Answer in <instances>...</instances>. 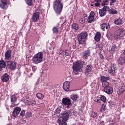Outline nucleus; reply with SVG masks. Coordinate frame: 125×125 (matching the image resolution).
<instances>
[{"mask_svg": "<svg viewBox=\"0 0 125 125\" xmlns=\"http://www.w3.org/2000/svg\"><path fill=\"white\" fill-rule=\"evenodd\" d=\"M104 91L105 93L109 94H111L113 92L112 88L110 86L104 88Z\"/></svg>", "mask_w": 125, "mask_h": 125, "instance_id": "nucleus-15", "label": "nucleus"}, {"mask_svg": "<svg viewBox=\"0 0 125 125\" xmlns=\"http://www.w3.org/2000/svg\"><path fill=\"white\" fill-rule=\"evenodd\" d=\"M99 56H100V58L101 59H102L104 58V56H103V55L102 54L100 53L99 54Z\"/></svg>", "mask_w": 125, "mask_h": 125, "instance_id": "nucleus-50", "label": "nucleus"}, {"mask_svg": "<svg viewBox=\"0 0 125 125\" xmlns=\"http://www.w3.org/2000/svg\"><path fill=\"white\" fill-rule=\"evenodd\" d=\"M102 86L103 87L105 88L106 87L109 86V83L107 81H104L102 82Z\"/></svg>", "mask_w": 125, "mask_h": 125, "instance_id": "nucleus-35", "label": "nucleus"}, {"mask_svg": "<svg viewBox=\"0 0 125 125\" xmlns=\"http://www.w3.org/2000/svg\"><path fill=\"white\" fill-rule=\"evenodd\" d=\"M11 101L13 103L16 102L17 101V98L15 95H11L10 97Z\"/></svg>", "mask_w": 125, "mask_h": 125, "instance_id": "nucleus-31", "label": "nucleus"}, {"mask_svg": "<svg viewBox=\"0 0 125 125\" xmlns=\"http://www.w3.org/2000/svg\"><path fill=\"white\" fill-rule=\"evenodd\" d=\"M94 101L96 102L99 103H101V101L105 103L106 101V98L103 95H101L98 96L97 98H95Z\"/></svg>", "mask_w": 125, "mask_h": 125, "instance_id": "nucleus-11", "label": "nucleus"}, {"mask_svg": "<svg viewBox=\"0 0 125 125\" xmlns=\"http://www.w3.org/2000/svg\"><path fill=\"white\" fill-rule=\"evenodd\" d=\"M60 125H67V124L66 123H64Z\"/></svg>", "mask_w": 125, "mask_h": 125, "instance_id": "nucleus-57", "label": "nucleus"}, {"mask_svg": "<svg viewBox=\"0 0 125 125\" xmlns=\"http://www.w3.org/2000/svg\"><path fill=\"white\" fill-rule=\"evenodd\" d=\"M106 109L105 104H102V107L100 109V111L102 112L104 111L105 109Z\"/></svg>", "mask_w": 125, "mask_h": 125, "instance_id": "nucleus-38", "label": "nucleus"}, {"mask_svg": "<svg viewBox=\"0 0 125 125\" xmlns=\"http://www.w3.org/2000/svg\"><path fill=\"white\" fill-rule=\"evenodd\" d=\"M109 125H114L113 124H109Z\"/></svg>", "mask_w": 125, "mask_h": 125, "instance_id": "nucleus-59", "label": "nucleus"}, {"mask_svg": "<svg viewBox=\"0 0 125 125\" xmlns=\"http://www.w3.org/2000/svg\"><path fill=\"white\" fill-rule=\"evenodd\" d=\"M92 68V66L91 65H88L86 67L85 73L87 76L91 75V71Z\"/></svg>", "mask_w": 125, "mask_h": 125, "instance_id": "nucleus-12", "label": "nucleus"}, {"mask_svg": "<svg viewBox=\"0 0 125 125\" xmlns=\"http://www.w3.org/2000/svg\"><path fill=\"white\" fill-rule=\"evenodd\" d=\"M85 21V20L83 18H81L79 21V23L81 24H83Z\"/></svg>", "mask_w": 125, "mask_h": 125, "instance_id": "nucleus-45", "label": "nucleus"}, {"mask_svg": "<svg viewBox=\"0 0 125 125\" xmlns=\"http://www.w3.org/2000/svg\"><path fill=\"white\" fill-rule=\"evenodd\" d=\"M110 12L112 14H116L117 13V11L114 9H111L110 10Z\"/></svg>", "mask_w": 125, "mask_h": 125, "instance_id": "nucleus-41", "label": "nucleus"}, {"mask_svg": "<svg viewBox=\"0 0 125 125\" xmlns=\"http://www.w3.org/2000/svg\"><path fill=\"white\" fill-rule=\"evenodd\" d=\"M123 22V20L121 19L120 18L116 19L114 22L115 24L117 25L121 24Z\"/></svg>", "mask_w": 125, "mask_h": 125, "instance_id": "nucleus-28", "label": "nucleus"}, {"mask_svg": "<svg viewBox=\"0 0 125 125\" xmlns=\"http://www.w3.org/2000/svg\"><path fill=\"white\" fill-rule=\"evenodd\" d=\"M27 4L29 6H31L32 5L33 1L32 0H26Z\"/></svg>", "mask_w": 125, "mask_h": 125, "instance_id": "nucleus-36", "label": "nucleus"}, {"mask_svg": "<svg viewBox=\"0 0 125 125\" xmlns=\"http://www.w3.org/2000/svg\"><path fill=\"white\" fill-rule=\"evenodd\" d=\"M5 60L8 61L6 62H10L11 59V53L10 50H7L5 52Z\"/></svg>", "mask_w": 125, "mask_h": 125, "instance_id": "nucleus-9", "label": "nucleus"}, {"mask_svg": "<svg viewBox=\"0 0 125 125\" xmlns=\"http://www.w3.org/2000/svg\"><path fill=\"white\" fill-rule=\"evenodd\" d=\"M1 1L2 3H6L7 4H9V1L8 0H1Z\"/></svg>", "mask_w": 125, "mask_h": 125, "instance_id": "nucleus-47", "label": "nucleus"}, {"mask_svg": "<svg viewBox=\"0 0 125 125\" xmlns=\"http://www.w3.org/2000/svg\"><path fill=\"white\" fill-rule=\"evenodd\" d=\"M84 63V62L81 61H77L73 63V72L75 74H77L79 72L82 70Z\"/></svg>", "mask_w": 125, "mask_h": 125, "instance_id": "nucleus-1", "label": "nucleus"}, {"mask_svg": "<svg viewBox=\"0 0 125 125\" xmlns=\"http://www.w3.org/2000/svg\"><path fill=\"white\" fill-rule=\"evenodd\" d=\"M100 5L99 3L98 2H97L96 3H95V5L97 7H98Z\"/></svg>", "mask_w": 125, "mask_h": 125, "instance_id": "nucleus-53", "label": "nucleus"}, {"mask_svg": "<svg viewBox=\"0 0 125 125\" xmlns=\"http://www.w3.org/2000/svg\"><path fill=\"white\" fill-rule=\"evenodd\" d=\"M73 102H76L77 101V99L79 98L78 95L77 94H72L70 96Z\"/></svg>", "mask_w": 125, "mask_h": 125, "instance_id": "nucleus-21", "label": "nucleus"}, {"mask_svg": "<svg viewBox=\"0 0 125 125\" xmlns=\"http://www.w3.org/2000/svg\"><path fill=\"white\" fill-rule=\"evenodd\" d=\"M38 9L37 10V11L33 14L32 16V20L34 22H36L39 20V18L40 13L41 12V10H39V12H38Z\"/></svg>", "mask_w": 125, "mask_h": 125, "instance_id": "nucleus-8", "label": "nucleus"}, {"mask_svg": "<svg viewBox=\"0 0 125 125\" xmlns=\"http://www.w3.org/2000/svg\"><path fill=\"white\" fill-rule=\"evenodd\" d=\"M66 120H65V119H64L61 116L59 118L58 121H57V122L60 125L61 124H62L63 123H66Z\"/></svg>", "mask_w": 125, "mask_h": 125, "instance_id": "nucleus-27", "label": "nucleus"}, {"mask_svg": "<svg viewBox=\"0 0 125 125\" xmlns=\"http://www.w3.org/2000/svg\"><path fill=\"white\" fill-rule=\"evenodd\" d=\"M58 28L56 27H54L52 29V31L53 33H57L58 32Z\"/></svg>", "mask_w": 125, "mask_h": 125, "instance_id": "nucleus-40", "label": "nucleus"}, {"mask_svg": "<svg viewBox=\"0 0 125 125\" xmlns=\"http://www.w3.org/2000/svg\"><path fill=\"white\" fill-rule=\"evenodd\" d=\"M90 116L92 117H96L97 115V114L94 112H91L90 113Z\"/></svg>", "mask_w": 125, "mask_h": 125, "instance_id": "nucleus-37", "label": "nucleus"}, {"mask_svg": "<svg viewBox=\"0 0 125 125\" xmlns=\"http://www.w3.org/2000/svg\"><path fill=\"white\" fill-rule=\"evenodd\" d=\"M72 28L75 30H77L78 29V25L76 23H73L72 25Z\"/></svg>", "mask_w": 125, "mask_h": 125, "instance_id": "nucleus-34", "label": "nucleus"}, {"mask_svg": "<svg viewBox=\"0 0 125 125\" xmlns=\"http://www.w3.org/2000/svg\"><path fill=\"white\" fill-rule=\"evenodd\" d=\"M32 104L34 105H35L36 104V102L34 100L32 101Z\"/></svg>", "mask_w": 125, "mask_h": 125, "instance_id": "nucleus-55", "label": "nucleus"}, {"mask_svg": "<svg viewBox=\"0 0 125 125\" xmlns=\"http://www.w3.org/2000/svg\"><path fill=\"white\" fill-rule=\"evenodd\" d=\"M103 48V46L102 44H99L96 45V49L97 50H102Z\"/></svg>", "mask_w": 125, "mask_h": 125, "instance_id": "nucleus-39", "label": "nucleus"}, {"mask_svg": "<svg viewBox=\"0 0 125 125\" xmlns=\"http://www.w3.org/2000/svg\"><path fill=\"white\" fill-rule=\"evenodd\" d=\"M104 123V122L103 121H101L100 122V124H103Z\"/></svg>", "mask_w": 125, "mask_h": 125, "instance_id": "nucleus-56", "label": "nucleus"}, {"mask_svg": "<svg viewBox=\"0 0 125 125\" xmlns=\"http://www.w3.org/2000/svg\"><path fill=\"white\" fill-rule=\"evenodd\" d=\"M94 12L93 11H92L90 13L87 19V21L88 23H91L95 21V19L94 18Z\"/></svg>", "mask_w": 125, "mask_h": 125, "instance_id": "nucleus-10", "label": "nucleus"}, {"mask_svg": "<svg viewBox=\"0 0 125 125\" xmlns=\"http://www.w3.org/2000/svg\"><path fill=\"white\" fill-rule=\"evenodd\" d=\"M101 36V34L100 32H97L94 37V39L95 41L98 42L100 40Z\"/></svg>", "mask_w": 125, "mask_h": 125, "instance_id": "nucleus-25", "label": "nucleus"}, {"mask_svg": "<svg viewBox=\"0 0 125 125\" xmlns=\"http://www.w3.org/2000/svg\"><path fill=\"white\" fill-rule=\"evenodd\" d=\"M37 97L40 99L42 100L43 98V95L42 94L38 93L36 94Z\"/></svg>", "mask_w": 125, "mask_h": 125, "instance_id": "nucleus-33", "label": "nucleus"}, {"mask_svg": "<svg viewBox=\"0 0 125 125\" xmlns=\"http://www.w3.org/2000/svg\"><path fill=\"white\" fill-rule=\"evenodd\" d=\"M9 75L6 73L2 75L1 78V80L3 82H6L9 80Z\"/></svg>", "mask_w": 125, "mask_h": 125, "instance_id": "nucleus-19", "label": "nucleus"}, {"mask_svg": "<svg viewBox=\"0 0 125 125\" xmlns=\"http://www.w3.org/2000/svg\"><path fill=\"white\" fill-rule=\"evenodd\" d=\"M117 69V65L115 64H114L108 69V73L112 76H115L116 75V70Z\"/></svg>", "mask_w": 125, "mask_h": 125, "instance_id": "nucleus-5", "label": "nucleus"}, {"mask_svg": "<svg viewBox=\"0 0 125 125\" xmlns=\"http://www.w3.org/2000/svg\"><path fill=\"white\" fill-rule=\"evenodd\" d=\"M10 64H9L8 66L10 69L12 71L14 70L16 68V62H10Z\"/></svg>", "mask_w": 125, "mask_h": 125, "instance_id": "nucleus-18", "label": "nucleus"}, {"mask_svg": "<svg viewBox=\"0 0 125 125\" xmlns=\"http://www.w3.org/2000/svg\"><path fill=\"white\" fill-rule=\"evenodd\" d=\"M25 111L23 110H22L21 112L20 115L21 116L23 117L25 115Z\"/></svg>", "mask_w": 125, "mask_h": 125, "instance_id": "nucleus-46", "label": "nucleus"}, {"mask_svg": "<svg viewBox=\"0 0 125 125\" xmlns=\"http://www.w3.org/2000/svg\"><path fill=\"white\" fill-rule=\"evenodd\" d=\"M7 109L8 110H9V108H7Z\"/></svg>", "mask_w": 125, "mask_h": 125, "instance_id": "nucleus-63", "label": "nucleus"}, {"mask_svg": "<svg viewBox=\"0 0 125 125\" xmlns=\"http://www.w3.org/2000/svg\"><path fill=\"white\" fill-rule=\"evenodd\" d=\"M108 1V0H104L103 1V3H102V5H103L105 4V3L107 2Z\"/></svg>", "mask_w": 125, "mask_h": 125, "instance_id": "nucleus-51", "label": "nucleus"}, {"mask_svg": "<svg viewBox=\"0 0 125 125\" xmlns=\"http://www.w3.org/2000/svg\"><path fill=\"white\" fill-rule=\"evenodd\" d=\"M125 91V87L124 86H122L121 88L117 91V93L119 95H120L123 94Z\"/></svg>", "mask_w": 125, "mask_h": 125, "instance_id": "nucleus-26", "label": "nucleus"}, {"mask_svg": "<svg viewBox=\"0 0 125 125\" xmlns=\"http://www.w3.org/2000/svg\"><path fill=\"white\" fill-rule=\"evenodd\" d=\"M66 20H65L64 22L63 23H64L66 22Z\"/></svg>", "mask_w": 125, "mask_h": 125, "instance_id": "nucleus-61", "label": "nucleus"}, {"mask_svg": "<svg viewBox=\"0 0 125 125\" xmlns=\"http://www.w3.org/2000/svg\"><path fill=\"white\" fill-rule=\"evenodd\" d=\"M32 115V113L30 112H27L26 114V116L27 117H30Z\"/></svg>", "mask_w": 125, "mask_h": 125, "instance_id": "nucleus-43", "label": "nucleus"}, {"mask_svg": "<svg viewBox=\"0 0 125 125\" xmlns=\"http://www.w3.org/2000/svg\"><path fill=\"white\" fill-rule=\"evenodd\" d=\"M71 113V112L70 111H68L66 113H61V114L62 115L61 117H62L65 120L67 121L69 118V116Z\"/></svg>", "mask_w": 125, "mask_h": 125, "instance_id": "nucleus-16", "label": "nucleus"}, {"mask_svg": "<svg viewBox=\"0 0 125 125\" xmlns=\"http://www.w3.org/2000/svg\"><path fill=\"white\" fill-rule=\"evenodd\" d=\"M36 84L37 85V84H38V83H37V82H36Z\"/></svg>", "mask_w": 125, "mask_h": 125, "instance_id": "nucleus-62", "label": "nucleus"}, {"mask_svg": "<svg viewBox=\"0 0 125 125\" xmlns=\"http://www.w3.org/2000/svg\"><path fill=\"white\" fill-rule=\"evenodd\" d=\"M90 52L89 50L85 51L82 53L83 58L85 59H87V57L90 55Z\"/></svg>", "mask_w": 125, "mask_h": 125, "instance_id": "nucleus-20", "label": "nucleus"}, {"mask_svg": "<svg viewBox=\"0 0 125 125\" xmlns=\"http://www.w3.org/2000/svg\"><path fill=\"white\" fill-rule=\"evenodd\" d=\"M91 6H94V5L92 4L91 5Z\"/></svg>", "mask_w": 125, "mask_h": 125, "instance_id": "nucleus-60", "label": "nucleus"}, {"mask_svg": "<svg viewBox=\"0 0 125 125\" xmlns=\"http://www.w3.org/2000/svg\"><path fill=\"white\" fill-rule=\"evenodd\" d=\"M109 104L111 106H113V105H114V104L113 103V102H112L110 101L109 102Z\"/></svg>", "mask_w": 125, "mask_h": 125, "instance_id": "nucleus-54", "label": "nucleus"}, {"mask_svg": "<svg viewBox=\"0 0 125 125\" xmlns=\"http://www.w3.org/2000/svg\"><path fill=\"white\" fill-rule=\"evenodd\" d=\"M54 47H53V49H54Z\"/></svg>", "mask_w": 125, "mask_h": 125, "instance_id": "nucleus-64", "label": "nucleus"}, {"mask_svg": "<svg viewBox=\"0 0 125 125\" xmlns=\"http://www.w3.org/2000/svg\"><path fill=\"white\" fill-rule=\"evenodd\" d=\"M70 85L69 82L66 81L63 83V89L65 91H69V87Z\"/></svg>", "mask_w": 125, "mask_h": 125, "instance_id": "nucleus-17", "label": "nucleus"}, {"mask_svg": "<svg viewBox=\"0 0 125 125\" xmlns=\"http://www.w3.org/2000/svg\"><path fill=\"white\" fill-rule=\"evenodd\" d=\"M95 1L98 2H101V0H95Z\"/></svg>", "mask_w": 125, "mask_h": 125, "instance_id": "nucleus-58", "label": "nucleus"}, {"mask_svg": "<svg viewBox=\"0 0 125 125\" xmlns=\"http://www.w3.org/2000/svg\"><path fill=\"white\" fill-rule=\"evenodd\" d=\"M62 0H54L53 7L55 13L57 14H60L61 12L63 5L61 2Z\"/></svg>", "mask_w": 125, "mask_h": 125, "instance_id": "nucleus-2", "label": "nucleus"}, {"mask_svg": "<svg viewBox=\"0 0 125 125\" xmlns=\"http://www.w3.org/2000/svg\"><path fill=\"white\" fill-rule=\"evenodd\" d=\"M6 63L2 60L0 61V73L2 70V68H5L6 66Z\"/></svg>", "mask_w": 125, "mask_h": 125, "instance_id": "nucleus-23", "label": "nucleus"}, {"mask_svg": "<svg viewBox=\"0 0 125 125\" xmlns=\"http://www.w3.org/2000/svg\"><path fill=\"white\" fill-rule=\"evenodd\" d=\"M43 58V53L40 52L35 54L33 57L32 60L35 63H38L40 62Z\"/></svg>", "mask_w": 125, "mask_h": 125, "instance_id": "nucleus-4", "label": "nucleus"}, {"mask_svg": "<svg viewBox=\"0 0 125 125\" xmlns=\"http://www.w3.org/2000/svg\"><path fill=\"white\" fill-rule=\"evenodd\" d=\"M123 56L120 57L118 60V62L119 64L123 65L125 64V50L123 53Z\"/></svg>", "mask_w": 125, "mask_h": 125, "instance_id": "nucleus-14", "label": "nucleus"}, {"mask_svg": "<svg viewBox=\"0 0 125 125\" xmlns=\"http://www.w3.org/2000/svg\"><path fill=\"white\" fill-rule=\"evenodd\" d=\"M103 9L104 10H105L106 11H109L110 12V10H111L110 9V8L108 7L105 6H104Z\"/></svg>", "mask_w": 125, "mask_h": 125, "instance_id": "nucleus-42", "label": "nucleus"}, {"mask_svg": "<svg viewBox=\"0 0 125 125\" xmlns=\"http://www.w3.org/2000/svg\"><path fill=\"white\" fill-rule=\"evenodd\" d=\"M106 14V11L105 10L102 9L99 10V14L101 17H103Z\"/></svg>", "mask_w": 125, "mask_h": 125, "instance_id": "nucleus-30", "label": "nucleus"}, {"mask_svg": "<svg viewBox=\"0 0 125 125\" xmlns=\"http://www.w3.org/2000/svg\"><path fill=\"white\" fill-rule=\"evenodd\" d=\"M116 47V46L115 45V44L112 46L111 49V51L114 52Z\"/></svg>", "mask_w": 125, "mask_h": 125, "instance_id": "nucleus-44", "label": "nucleus"}, {"mask_svg": "<svg viewBox=\"0 0 125 125\" xmlns=\"http://www.w3.org/2000/svg\"><path fill=\"white\" fill-rule=\"evenodd\" d=\"M101 29L103 31H104V28H105L106 29H107L110 28V26L109 23L107 24L103 23L101 25Z\"/></svg>", "mask_w": 125, "mask_h": 125, "instance_id": "nucleus-22", "label": "nucleus"}, {"mask_svg": "<svg viewBox=\"0 0 125 125\" xmlns=\"http://www.w3.org/2000/svg\"><path fill=\"white\" fill-rule=\"evenodd\" d=\"M124 31L123 29H119L117 32V34H115L113 36L115 40L120 39L122 36L123 33V32Z\"/></svg>", "mask_w": 125, "mask_h": 125, "instance_id": "nucleus-7", "label": "nucleus"}, {"mask_svg": "<svg viewBox=\"0 0 125 125\" xmlns=\"http://www.w3.org/2000/svg\"><path fill=\"white\" fill-rule=\"evenodd\" d=\"M88 34L86 32L81 33L77 35V40L79 44L83 45L85 43L87 40Z\"/></svg>", "mask_w": 125, "mask_h": 125, "instance_id": "nucleus-3", "label": "nucleus"}, {"mask_svg": "<svg viewBox=\"0 0 125 125\" xmlns=\"http://www.w3.org/2000/svg\"><path fill=\"white\" fill-rule=\"evenodd\" d=\"M16 105L15 104H13V103H12L11 105L10 106L11 107H13L15 106L16 105Z\"/></svg>", "mask_w": 125, "mask_h": 125, "instance_id": "nucleus-52", "label": "nucleus"}, {"mask_svg": "<svg viewBox=\"0 0 125 125\" xmlns=\"http://www.w3.org/2000/svg\"><path fill=\"white\" fill-rule=\"evenodd\" d=\"M116 1V0H111L110 2V5H112L113 3L115 2Z\"/></svg>", "mask_w": 125, "mask_h": 125, "instance_id": "nucleus-49", "label": "nucleus"}, {"mask_svg": "<svg viewBox=\"0 0 125 125\" xmlns=\"http://www.w3.org/2000/svg\"><path fill=\"white\" fill-rule=\"evenodd\" d=\"M110 78L109 77H106L104 76H101L100 77V80L103 82L104 81H106L109 80Z\"/></svg>", "mask_w": 125, "mask_h": 125, "instance_id": "nucleus-29", "label": "nucleus"}, {"mask_svg": "<svg viewBox=\"0 0 125 125\" xmlns=\"http://www.w3.org/2000/svg\"><path fill=\"white\" fill-rule=\"evenodd\" d=\"M62 103L63 105L68 107L72 105L71 100L68 97H65L62 99Z\"/></svg>", "mask_w": 125, "mask_h": 125, "instance_id": "nucleus-6", "label": "nucleus"}, {"mask_svg": "<svg viewBox=\"0 0 125 125\" xmlns=\"http://www.w3.org/2000/svg\"><path fill=\"white\" fill-rule=\"evenodd\" d=\"M61 111L60 109L59 108H58L56 110L55 112L57 114H58L60 113Z\"/></svg>", "mask_w": 125, "mask_h": 125, "instance_id": "nucleus-48", "label": "nucleus"}, {"mask_svg": "<svg viewBox=\"0 0 125 125\" xmlns=\"http://www.w3.org/2000/svg\"><path fill=\"white\" fill-rule=\"evenodd\" d=\"M21 110V109L19 107L15 108L12 114V116L14 117H16L19 114Z\"/></svg>", "mask_w": 125, "mask_h": 125, "instance_id": "nucleus-13", "label": "nucleus"}, {"mask_svg": "<svg viewBox=\"0 0 125 125\" xmlns=\"http://www.w3.org/2000/svg\"><path fill=\"white\" fill-rule=\"evenodd\" d=\"M7 4L2 3L1 4H0V7L2 9H6L8 6L7 5Z\"/></svg>", "mask_w": 125, "mask_h": 125, "instance_id": "nucleus-32", "label": "nucleus"}, {"mask_svg": "<svg viewBox=\"0 0 125 125\" xmlns=\"http://www.w3.org/2000/svg\"><path fill=\"white\" fill-rule=\"evenodd\" d=\"M59 53L60 54L65 55L66 56L70 55L71 54L70 52L67 51H60Z\"/></svg>", "mask_w": 125, "mask_h": 125, "instance_id": "nucleus-24", "label": "nucleus"}]
</instances>
